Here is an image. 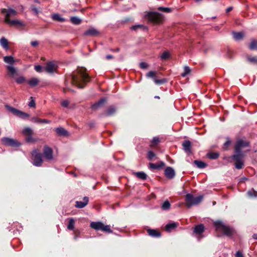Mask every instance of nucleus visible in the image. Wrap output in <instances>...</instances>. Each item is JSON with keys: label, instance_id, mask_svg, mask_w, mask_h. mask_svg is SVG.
<instances>
[{"label": "nucleus", "instance_id": "e2e57ef3", "mask_svg": "<svg viewBox=\"0 0 257 257\" xmlns=\"http://www.w3.org/2000/svg\"><path fill=\"white\" fill-rule=\"evenodd\" d=\"M143 27V26L141 25H135V26H132L131 27V29L133 30H136L138 28H142Z\"/></svg>", "mask_w": 257, "mask_h": 257}, {"label": "nucleus", "instance_id": "c85d7f7f", "mask_svg": "<svg viewBox=\"0 0 257 257\" xmlns=\"http://www.w3.org/2000/svg\"><path fill=\"white\" fill-rule=\"evenodd\" d=\"M248 48L251 50H257V41L254 39L252 40L248 46Z\"/></svg>", "mask_w": 257, "mask_h": 257}, {"label": "nucleus", "instance_id": "9d476101", "mask_svg": "<svg viewBox=\"0 0 257 257\" xmlns=\"http://www.w3.org/2000/svg\"><path fill=\"white\" fill-rule=\"evenodd\" d=\"M43 154L45 158L48 160H52L54 158L53 150L48 146H45L43 150Z\"/></svg>", "mask_w": 257, "mask_h": 257}, {"label": "nucleus", "instance_id": "72a5a7b5", "mask_svg": "<svg viewBox=\"0 0 257 257\" xmlns=\"http://www.w3.org/2000/svg\"><path fill=\"white\" fill-rule=\"evenodd\" d=\"M71 23L75 25H79L81 22V20L77 17H72L70 18Z\"/></svg>", "mask_w": 257, "mask_h": 257}, {"label": "nucleus", "instance_id": "13d9d810", "mask_svg": "<svg viewBox=\"0 0 257 257\" xmlns=\"http://www.w3.org/2000/svg\"><path fill=\"white\" fill-rule=\"evenodd\" d=\"M31 9H32V11H33V12L35 15H37L39 12L38 9H37L36 7H35L34 6L31 7Z\"/></svg>", "mask_w": 257, "mask_h": 257}, {"label": "nucleus", "instance_id": "f257e3e1", "mask_svg": "<svg viewBox=\"0 0 257 257\" xmlns=\"http://www.w3.org/2000/svg\"><path fill=\"white\" fill-rule=\"evenodd\" d=\"M90 81V77L83 68L78 69L71 76V83L79 88L85 87L87 83Z\"/></svg>", "mask_w": 257, "mask_h": 257}, {"label": "nucleus", "instance_id": "a211bd4d", "mask_svg": "<svg viewBox=\"0 0 257 257\" xmlns=\"http://www.w3.org/2000/svg\"><path fill=\"white\" fill-rule=\"evenodd\" d=\"M147 232L149 234V235L151 236L152 237H159L161 236L160 232L156 229H148L147 230Z\"/></svg>", "mask_w": 257, "mask_h": 257}, {"label": "nucleus", "instance_id": "6e6552de", "mask_svg": "<svg viewBox=\"0 0 257 257\" xmlns=\"http://www.w3.org/2000/svg\"><path fill=\"white\" fill-rule=\"evenodd\" d=\"M2 142L4 145L8 146L19 147L21 145L16 140L7 137L2 138Z\"/></svg>", "mask_w": 257, "mask_h": 257}, {"label": "nucleus", "instance_id": "412c9836", "mask_svg": "<svg viewBox=\"0 0 257 257\" xmlns=\"http://www.w3.org/2000/svg\"><path fill=\"white\" fill-rule=\"evenodd\" d=\"M56 133L61 136H66L68 135V132L62 127H57L55 129Z\"/></svg>", "mask_w": 257, "mask_h": 257}, {"label": "nucleus", "instance_id": "bb28decb", "mask_svg": "<svg viewBox=\"0 0 257 257\" xmlns=\"http://www.w3.org/2000/svg\"><path fill=\"white\" fill-rule=\"evenodd\" d=\"M178 224L175 222L167 224L165 228L167 231H171L172 229H175L177 226Z\"/></svg>", "mask_w": 257, "mask_h": 257}, {"label": "nucleus", "instance_id": "39448f33", "mask_svg": "<svg viewBox=\"0 0 257 257\" xmlns=\"http://www.w3.org/2000/svg\"><path fill=\"white\" fill-rule=\"evenodd\" d=\"M32 159L33 160V164L37 167L41 166L43 162L42 155L37 150H34L32 151Z\"/></svg>", "mask_w": 257, "mask_h": 257}, {"label": "nucleus", "instance_id": "393cba45", "mask_svg": "<svg viewBox=\"0 0 257 257\" xmlns=\"http://www.w3.org/2000/svg\"><path fill=\"white\" fill-rule=\"evenodd\" d=\"M40 82L39 79L37 78H32L28 81V83L31 86L34 87L37 85Z\"/></svg>", "mask_w": 257, "mask_h": 257}, {"label": "nucleus", "instance_id": "a19ab883", "mask_svg": "<svg viewBox=\"0 0 257 257\" xmlns=\"http://www.w3.org/2000/svg\"><path fill=\"white\" fill-rule=\"evenodd\" d=\"M158 10L160 11H161V12H163L164 13H169L172 11V10L170 8H165V7H159L158 8Z\"/></svg>", "mask_w": 257, "mask_h": 257}, {"label": "nucleus", "instance_id": "5701e85b", "mask_svg": "<svg viewBox=\"0 0 257 257\" xmlns=\"http://www.w3.org/2000/svg\"><path fill=\"white\" fill-rule=\"evenodd\" d=\"M115 112H116L115 107L113 106H109V107H108V108L107 109V110L105 113V114L107 116H110V115L114 114Z\"/></svg>", "mask_w": 257, "mask_h": 257}, {"label": "nucleus", "instance_id": "7ed1b4c3", "mask_svg": "<svg viewBox=\"0 0 257 257\" xmlns=\"http://www.w3.org/2000/svg\"><path fill=\"white\" fill-rule=\"evenodd\" d=\"M203 199V196L200 195L197 197H194L191 194H187L186 195V206L190 208L193 205L198 204Z\"/></svg>", "mask_w": 257, "mask_h": 257}, {"label": "nucleus", "instance_id": "9b49d317", "mask_svg": "<svg viewBox=\"0 0 257 257\" xmlns=\"http://www.w3.org/2000/svg\"><path fill=\"white\" fill-rule=\"evenodd\" d=\"M57 68V66L55 63L49 62L47 63L45 70L48 73H53L56 70Z\"/></svg>", "mask_w": 257, "mask_h": 257}, {"label": "nucleus", "instance_id": "aec40b11", "mask_svg": "<svg viewBox=\"0 0 257 257\" xmlns=\"http://www.w3.org/2000/svg\"><path fill=\"white\" fill-rule=\"evenodd\" d=\"M106 101V99L105 98H101L97 102L95 103L92 105V109L94 110L97 109L99 106L103 105Z\"/></svg>", "mask_w": 257, "mask_h": 257}, {"label": "nucleus", "instance_id": "f3484780", "mask_svg": "<svg viewBox=\"0 0 257 257\" xmlns=\"http://www.w3.org/2000/svg\"><path fill=\"white\" fill-rule=\"evenodd\" d=\"M31 120L35 123H50L51 122V120L46 119H40L36 117H33L31 118Z\"/></svg>", "mask_w": 257, "mask_h": 257}, {"label": "nucleus", "instance_id": "ddd939ff", "mask_svg": "<svg viewBox=\"0 0 257 257\" xmlns=\"http://www.w3.org/2000/svg\"><path fill=\"white\" fill-rule=\"evenodd\" d=\"M89 198L85 196L83 199V201H76L75 207L78 208H82L86 206L88 203Z\"/></svg>", "mask_w": 257, "mask_h": 257}, {"label": "nucleus", "instance_id": "58836bf2", "mask_svg": "<svg viewBox=\"0 0 257 257\" xmlns=\"http://www.w3.org/2000/svg\"><path fill=\"white\" fill-rule=\"evenodd\" d=\"M164 165V164L163 162L161 163V165H159V164H153V163L150 164V168L152 169H160Z\"/></svg>", "mask_w": 257, "mask_h": 257}, {"label": "nucleus", "instance_id": "4be33fe9", "mask_svg": "<svg viewBox=\"0 0 257 257\" xmlns=\"http://www.w3.org/2000/svg\"><path fill=\"white\" fill-rule=\"evenodd\" d=\"M6 108L11 112H12L13 114H14L16 116H18V115L19 113V112L20 110L13 107L9 105H5Z\"/></svg>", "mask_w": 257, "mask_h": 257}, {"label": "nucleus", "instance_id": "6ab92c4d", "mask_svg": "<svg viewBox=\"0 0 257 257\" xmlns=\"http://www.w3.org/2000/svg\"><path fill=\"white\" fill-rule=\"evenodd\" d=\"M204 231V226L203 224H200L196 225L194 227V232L197 234H200Z\"/></svg>", "mask_w": 257, "mask_h": 257}, {"label": "nucleus", "instance_id": "a878e982", "mask_svg": "<svg viewBox=\"0 0 257 257\" xmlns=\"http://www.w3.org/2000/svg\"><path fill=\"white\" fill-rule=\"evenodd\" d=\"M242 157H243V154H242V152L235 153V154L233 155L232 156V158L233 159V160H234L235 162H236V161H243Z\"/></svg>", "mask_w": 257, "mask_h": 257}, {"label": "nucleus", "instance_id": "de8ad7c7", "mask_svg": "<svg viewBox=\"0 0 257 257\" xmlns=\"http://www.w3.org/2000/svg\"><path fill=\"white\" fill-rule=\"evenodd\" d=\"M247 195L250 197H257V192L254 190H249L247 192Z\"/></svg>", "mask_w": 257, "mask_h": 257}, {"label": "nucleus", "instance_id": "cd10ccee", "mask_svg": "<svg viewBox=\"0 0 257 257\" xmlns=\"http://www.w3.org/2000/svg\"><path fill=\"white\" fill-rule=\"evenodd\" d=\"M233 37L235 40H240L243 37V34L242 32H234L232 33Z\"/></svg>", "mask_w": 257, "mask_h": 257}, {"label": "nucleus", "instance_id": "2f4dec72", "mask_svg": "<svg viewBox=\"0 0 257 257\" xmlns=\"http://www.w3.org/2000/svg\"><path fill=\"white\" fill-rule=\"evenodd\" d=\"M194 163L198 168L201 169L204 168L207 166L206 164L201 161L195 160Z\"/></svg>", "mask_w": 257, "mask_h": 257}, {"label": "nucleus", "instance_id": "f8f14e48", "mask_svg": "<svg viewBox=\"0 0 257 257\" xmlns=\"http://www.w3.org/2000/svg\"><path fill=\"white\" fill-rule=\"evenodd\" d=\"M165 176L168 179H172L175 175V173L174 169L170 167H168L165 170Z\"/></svg>", "mask_w": 257, "mask_h": 257}, {"label": "nucleus", "instance_id": "3c124183", "mask_svg": "<svg viewBox=\"0 0 257 257\" xmlns=\"http://www.w3.org/2000/svg\"><path fill=\"white\" fill-rule=\"evenodd\" d=\"M26 141L29 143H34L35 142L36 140L32 137V135H31L27 137Z\"/></svg>", "mask_w": 257, "mask_h": 257}, {"label": "nucleus", "instance_id": "bf43d9fd", "mask_svg": "<svg viewBox=\"0 0 257 257\" xmlns=\"http://www.w3.org/2000/svg\"><path fill=\"white\" fill-rule=\"evenodd\" d=\"M156 75V72L154 71H150L147 73V76L148 77H154Z\"/></svg>", "mask_w": 257, "mask_h": 257}, {"label": "nucleus", "instance_id": "dca6fc26", "mask_svg": "<svg viewBox=\"0 0 257 257\" xmlns=\"http://www.w3.org/2000/svg\"><path fill=\"white\" fill-rule=\"evenodd\" d=\"M182 146L184 148V150L188 154L191 153V142L189 140L185 141L183 144Z\"/></svg>", "mask_w": 257, "mask_h": 257}, {"label": "nucleus", "instance_id": "f704fd0d", "mask_svg": "<svg viewBox=\"0 0 257 257\" xmlns=\"http://www.w3.org/2000/svg\"><path fill=\"white\" fill-rule=\"evenodd\" d=\"M33 133V130L30 127H26L23 131V134L27 137L32 135Z\"/></svg>", "mask_w": 257, "mask_h": 257}, {"label": "nucleus", "instance_id": "49530a36", "mask_svg": "<svg viewBox=\"0 0 257 257\" xmlns=\"http://www.w3.org/2000/svg\"><path fill=\"white\" fill-rule=\"evenodd\" d=\"M247 60L250 63H254L257 64V57H247Z\"/></svg>", "mask_w": 257, "mask_h": 257}, {"label": "nucleus", "instance_id": "774afa93", "mask_svg": "<svg viewBox=\"0 0 257 257\" xmlns=\"http://www.w3.org/2000/svg\"><path fill=\"white\" fill-rule=\"evenodd\" d=\"M68 91H72V90L69 89V88H67V87H66L64 89V92H66Z\"/></svg>", "mask_w": 257, "mask_h": 257}, {"label": "nucleus", "instance_id": "2eb2a0df", "mask_svg": "<svg viewBox=\"0 0 257 257\" xmlns=\"http://www.w3.org/2000/svg\"><path fill=\"white\" fill-rule=\"evenodd\" d=\"M98 34H99L98 31L96 29H95L93 28L88 29V30L86 31L84 33V35L85 36H97Z\"/></svg>", "mask_w": 257, "mask_h": 257}, {"label": "nucleus", "instance_id": "c9c22d12", "mask_svg": "<svg viewBox=\"0 0 257 257\" xmlns=\"http://www.w3.org/2000/svg\"><path fill=\"white\" fill-rule=\"evenodd\" d=\"M231 145V141L229 138H226V141L224 143L222 149L223 150H228L229 147Z\"/></svg>", "mask_w": 257, "mask_h": 257}, {"label": "nucleus", "instance_id": "7c9ffc66", "mask_svg": "<svg viewBox=\"0 0 257 257\" xmlns=\"http://www.w3.org/2000/svg\"><path fill=\"white\" fill-rule=\"evenodd\" d=\"M7 69L12 77H14L16 74L17 71L15 67L9 65L7 67Z\"/></svg>", "mask_w": 257, "mask_h": 257}, {"label": "nucleus", "instance_id": "423d86ee", "mask_svg": "<svg viewBox=\"0 0 257 257\" xmlns=\"http://www.w3.org/2000/svg\"><path fill=\"white\" fill-rule=\"evenodd\" d=\"M148 18L150 21L156 24L162 23L164 20L163 16L157 12L149 13Z\"/></svg>", "mask_w": 257, "mask_h": 257}, {"label": "nucleus", "instance_id": "a18cd8bd", "mask_svg": "<svg viewBox=\"0 0 257 257\" xmlns=\"http://www.w3.org/2000/svg\"><path fill=\"white\" fill-rule=\"evenodd\" d=\"M243 165V161H236L235 162V167L237 169H241L242 168Z\"/></svg>", "mask_w": 257, "mask_h": 257}, {"label": "nucleus", "instance_id": "4c0bfd02", "mask_svg": "<svg viewBox=\"0 0 257 257\" xmlns=\"http://www.w3.org/2000/svg\"><path fill=\"white\" fill-rule=\"evenodd\" d=\"M170 203L168 200H166L162 205V208L163 210H169L170 208Z\"/></svg>", "mask_w": 257, "mask_h": 257}, {"label": "nucleus", "instance_id": "864d4df0", "mask_svg": "<svg viewBox=\"0 0 257 257\" xmlns=\"http://www.w3.org/2000/svg\"><path fill=\"white\" fill-rule=\"evenodd\" d=\"M31 100L29 102L28 105L30 107H35L36 106L35 102L32 97H31Z\"/></svg>", "mask_w": 257, "mask_h": 257}, {"label": "nucleus", "instance_id": "4468645a", "mask_svg": "<svg viewBox=\"0 0 257 257\" xmlns=\"http://www.w3.org/2000/svg\"><path fill=\"white\" fill-rule=\"evenodd\" d=\"M6 23L8 24L10 26H23L24 25L22 22L18 20H7Z\"/></svg>", "mask_w": 257, "mask_h": 257}, {"label": "nucleus", "instance_id": "ea45409f", "mask_svg": "<svg viewBox=\"0 0 257 257\" xmlns=\"http://www.w3.org/2000/svg\"><path fill=\"white\" fill-rule=\"evenodd\" d=\"M207 157L211 159H216L219 157V154L216 153H210L207 155Z\"/></svg>", "mask_w": 257, "mask_h": 257}, {"label": "nucleus", "instance_id": "09e8293b", "mask_svg": "<svg viewBox=\"0 0 257 257\" xmlns=\"http://www.w3.org/2000/svg\"><path fill=\"white\" fill-rule=\"evenodd\" d=\"M169 53L168 51L164 52L161 55V58L162 60H166L169 57Z\"/></svg>", "mask_w": 257, "mask_h": 257}, {"label": "nucleus", "instance_id": "1a4fd4ad", "mask_svg": "<svg viewBox=\"0 0 257 257\" xmlns=\"http://www.w3.org/2000/svg\"><path fill=\"white\" fill-rule=\"evenodd\" d=\"M248 146L249 144L247 142L244 141L242 140H238L234 147L235 153L241 152L242 149Z\"/></svg>", "mask_w": 257, "mask_h": 257}, {"label": "nucleus", "instance_id": "4d7b16f0", "mask_svg": "<svg viewBox=\"0 0 257 257\" xmlns=\"http://www.w3.org/2000/svg\"><path fill=\"white\" fill-rule=\"evenodd\" d=\"M160 142L159 138L158 137H154L152 141L153 145H156Z\"/></svg>", "mask_w": 257, "mask_h": 257}, {"label": "nucleus", "instance_id": "37998d69", "mask_svg": "<svg viewBox=\"0 0 257 257\" xmlns=\"http://www.w3.org/2000/svg\"><path fill=\"white\" fill-rule=\"evenodd\" d=\"M29 116L30 115L29 114L24 112L23 111H20L19 113L17 116L21 118H22V119H25L27 117H29Z\"/></svg>", "mask_w": 257, "mask_h": 257}, {"label": "nucleus", "instance_id": "79ce46f5", "mask_svg": "<svg viewBox=\"0 0 257 257\" xmlns=\"http://www.w3.org/2000/svg\"><path fill=\"white\" fill-rule=\"evenodd\" d=\"M52 18L56 21L59 22H64L65 21V19L61 17V16L59 14H54L52 16Z\"/></svg>", "mask_w": 257, "mask_h": 257}, {"label": "nucleus", "instance_id": "0eeeda50", "mask_svg": "<svg viewBox=\"0 0 257 257\" xmlns=\"http://www.w3.org/2000/svg\"><path fill=\"white\" fill-rule=\"evenodd\" d=\"M3 14L5 15V22H7V20H10L11 17H14L17 15V12L12 9H3L1 11Z\"/></svg>", "mask_w": 257, "mask_h": 257}, {"label": "nucleus", "instance_id": "20e7f679", "mask_svg": "<svg viewBox=\"0 0 257 257\" xmlns=\"http://www.w3.org/2000/svg\"><path fill=\"white\" fill-rule=\"evenodd\" d=\"M90 226L95 230H100L108 233L112 232V230L110 229V225H105L103 223L100 221L91 222L90 223Z\"/></svg>", "mask_w": 257, "mask_h": 257}, {"label": "nucleus", "instance_id": "473e14b6", "mask_svg": "<svg viewBox=\"0 0 257 257\" xmlns=\"http://www.w3.org/2000/svg\"><path fill=\"white\" fill-rule=\"evenodd\" d=\"M75 220L73 218H69L68 224L67 225V228L69 230H73L74 228Z\"/></svg>", "mask_w": 257, "mask_h": 257}, {"label": "nucleus", "instance_id": "c756f323", "mask_svg": "<svg viewBox=\"0 0 257 257\" xmlns=\"http://www.w3.org/2000/svg\"><path fill=\"white\" fill-rule=\"evenodd\" d=\"M136 176L139 179L145 180L147 179V175L144 172H138L135 173Z\"/></svg>", "mask_w": 257, "mask_h": 257}, {"label": "nucleus", "instance_id": "69168bd1", "mask_svg": "<svg viewBox=\"0 0 257 257\" xmlns=\"http://www.w3.org/2000/svg\"><path fill=\"white\" fill-rule=\"evenodd\" d=\"M38 42L36 41H32L31 43V45L33 46V47H36L38 45Z\"/></svg>", "mask_w": 257, "mask_h": 257}, {"label": "nucleus", "instance_id": "603ef678", "mask_svg": "<svg viewBox=\"0 0 257 257\" xmlns=\"http://www.w3.org/2000/svg\"><path fill=\"white\" fill-rule=\"evenodd\" d=\"M155 156V154L151 151H150L148 153V157L150 160H152L153 158Z\"/></svg>", "mask_w": 257, "mask_h": 257}, {"label": "nucleus", "instance_id": "338daca9", "mask_svg": "<svg viewBox=\"0 0 257 257\" xmlns=\"http://www.w3.org/2000/svg\"><path fill=\"white\" fill-rule=\"evenodd\" d=\"M113 58V56L111 55H108L106 56V59L107 60H109Z\"/></svg>", "mask_w": 257, "mask_h": 257}, {"label": "nucleus", "instance_id": "e433bc0d", "mask_svg": "<svg viewBox=\"0 0 257 257\" xmlns=\"http://www.w3.org/2000/svg\"><path fill=\"white\" fill-rule=\"evenodd\" d=\"M4 61L8 64H12L14 62V58L12 56H6L4 58Z\"/></svg>", "mask_w": 257, "mask_h": 257}, {"label": "nucleus", "instance_id": "c03bdc74", "mask_svg": "<svg viewBox=\"0 0 257 257\" xmlns=\"http://www.w3.org/2000/svg\"><path fill=\"white\" fill-rule=\"evenodd\" d=\"M191 70L188 66H185L184 68V72L181 74L182 77H185L187 75L190 73Z\"/></svg>", "mask_w": 257, "mask_h": 257}, {"label": "nucleus", "instance_id": "f03ea898", "mask_svg": "<svg viewBox=\"0 0 257 257\" xmlns=\"http://www.w3.org/2000/svg\"><path fill=\"white\" fill-rule=\"evenodd\" d=\"M217 230H220L225 235L230 236L233 233V230L228 226L225 225L222 222L217 221L214 222Z\"/></svg>", "mask_w": 257, "mask_h": 257}, {"label": "nucleus", "instance_id": "6e6d98bb", "mask_svg": "<svg viewBox=\"0 0 257 257\" xmlns=\"http://www.w3.org/2000/svg\"><path fill=\"white\" fill-rule=\"evenodd\" d=\"M69 104V102L67 100H64L61 102V105L64 107H67Z\"/></svg>", "mask_w": 257, "mask_h": 257}, {"label": "nucleus", "instance_id": "5fc2aeb1", "mask_svg": "<svg viewBox=\"0 0 257 257\" xmlns=\"http://www.w3.org/2000/svg\"><path fill=\"white\" fill-rule=\"evenodd\" d=\"M154 82L157 84H163V83H165L166 82V80H165V79L159 80V79H155Z\"/></svg>", "mask_w": 257, "mask_h": 257}, {"label": "nucleus", "instance_id": "052dcab7", "mask_svg": "<svg viewBox=\"0 0 257 257\" xmlns=\"http://www.w3.org/2000/svg\"><path fill=\"white\" fill-rule=\"evenodd\" d=\"M35 70L38 72H41L42 71V67L40 65H36L35 66Z\"/></svg>", "mask_w": 257, "mask_h": 257}, {"label": "nucleus", "instance_id": "680f3d73", "mask_svg": "<svg viewBox=\"0 0 257 257\" xmlns=\"http://www.w3.org/2000/svg\"><path fill=\"white\" fill-rule=\"evenodd\" d=\"M140 66L142 69H146L148 67V64L145 62H141L140 64Z\"/></svg>", "mask_w": 257, "mask_h": 257}, {"label": "nucleus", "instance_id": "8fccbe9b", "mask_svg": "<svg viewBox=\"0 0 257 257\" xmlns=\"http://www.w3.org/2000/svg\"><path fill=\"white\" fill-rule=\"evenodd\" d=\"M16 81L18 84H22L26 81V79L25 77L21 76L17 78Z\"/></svg>", "mask_w": 257, "mask_h": 257}, {"label": "nucleus", "instance_id": "0e129e2a", "mask_svg": "<svg viewBox=\"0 0 257 257\" xmlns=\"http://www.w3.org/2000/svg\"><path fill=\"white\" fill-rule=\"evenodd\" d=\"M235 257H244V256L241 251H238L235 254Z\"/></svg>", "mask_w": 257, "mask_h": 257}, {"label": "nucleus", "instance_id": "b1692460", "mask_svg": "<svg viewBox=\"0 0 257 257\" xmlns=\"http://www.w3.org/2000/svg\"><path fill=\"white\" fill-rule=\"evenodd\" d=\"M0 44H1V46L5 50H7L9 49V47L8 45V41L5 37H3L1 39Z\"/></svg>", "mask_w": 257, "mask_h": 257}]
</instances>
